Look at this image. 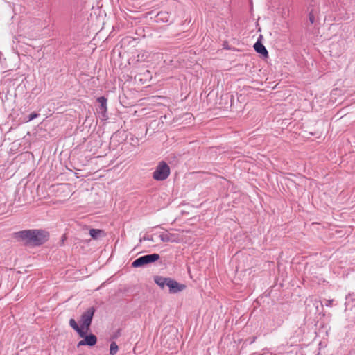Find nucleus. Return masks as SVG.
I'll list each match as a JSON object with an SVG mask.
<instances>
[{"instance_id":"f257e3e1","label":"nucleus","mask_w":355,"mask_h":355,"mask_svg":"<svg viewBox=\"0 0 355 355\" xmlns=\"http://www.w3.org/2000/svg\"><path fill=\"white\" fill-rule=\"evenodd\" d=\"M15 238L24 242L26 245L39 246L45 243L49 234L41 230H26L15 234Z\"/></svg>"},{"instance_id":"f03ea898","label":"nucleus","mask_w":355,"mask_h":355,"mask_svg":"<svg viewBox=\"0 0 355 355\" xmlns=\"http://www.w3.org/2000/svg\"><path fill=\"white\" fill-rule=\"evenodd\" d=\"M170 175V168L166 162L162 161L158 163L155 168L153 178L157 181H163L166 180Z\"/></svg>"},{"instance_id":"7ed1b4c3","label":"nucleus","mask_w":355,"mask_h":355,"mask_svg":"<svg viewBox=\"0 0 355 355\" xmlns=\"http://www.w3.org/2000/svg\"><path fill=\"white\" fill-rule=\"evenodd\" d=\"M159 255L156 253L144 255L136 259L132 263V266L134 268L142 267L159 260Z\"/></svg>"},{"instance_id":"20e7f679","label":"nucleus","mask_w":355,"mask_h":355,"mask_svg":"<svg viewBox=\"0 0 355 355\" xmlns=\"http://www.w3.org/2000/svg\"><path fill=\"white\" fill-rule=\"evenodd\" d=\"M96 309L94 306L88 308L84 311L80 316V323L82 328L87 331L92 324V318L94 317Z\"/></svg>"},{"instance_id":"39448f33","label":"nucleus","mask_w":355,"mask_h":355,"mask_svg":"<svg viewBox=\"0 0 355 355\" xmlns=\"http://www.w3.org/2000/svg\"><path fill=\"white\" fill-rule=\"evenodd\" d=\"M107 99L104 96H100L97 98V102L99 103L98 107L96 109L98 114L101 115L102 119H107Z\"/></svg>"},{"instance_id":"423d86ee","label":"nucleus","mask_w":355,"mask_h":355,"mask_svg":"<svg viewBox=\"0 0 355 355\" xmlns=\"http://www.w3.org/2000/svg\"><path fill=\"white\" fill-rule=\"evenodd\" d=\"M86 330L85 331V336L83 337L84 339L79 341L77 344V347L79 348L80 346L87 345L89 347H92L95 345L97 343V337L93 334H90L89 335H86Z\"/></svg>"},{"instance_id":"0eeeda50","label":"nucleus","mask_w":355,"mask_h":355,"mask_svg":"<svg viewBox=\"0 0 355 355\" xmlns=\"http://www.w3.org/2000/svg\"><path fill=\"white\" fill-rule=\"evenodd\" d=\"M167 286L168 287L169 292L171 293H177L178 292L183 291L186 288V286L184 284H180L177 281L171 278H169Z\"/></svg>"},{"instance_id":"6e6552de","label":"nucleus","mask_w":355,"mask_h":355,"mask_svg":"<svg viewBox=\"0 0 355 355\" xmlns=\"http://www.w3.org/2000/svg\"><path fill=\"white\" fill-rule=\"evenodd\" d=\"M254 49L258 53L262 55L263 56H264V57L268 56V51L261 42L257 41L254 44Z\"/></svg>"},{"instance_id":"1a4fd4ad","label":"nucleus","mask_w":355,"mask_h":355,"mask_svg":"<svg viewBox=\"0 0 355 355\" xmlns=\"http://www.w3.org/2000/svg\"><path fill=\"white\" fill-rule=\"evenodd\" d=\"M69 325L73 330H75L78 334V335L80 337L85 336V331L83 330L81 326L79 327L78 325L77 322L74 319L71 318L69 320Z\"/></svg>"},{"instance_id":"9d476101","label":"nucleus","mask_w":355,"mask_h":355,"mask_svg":"<svg viewBox=\"0 0 355 355\" xmlns=\"http://www.w3.org/2000/svg\"><path fill=\"white\" fill-rule=\"evenodd\" d=\"M160 240L162 242H177V239L175 238V234L168 233V232H163L159 234Z\"/></svg>"},{"instance_id":"9b49d317","label":"nucleus","mask_w":355,"mask_h":355,"mask_svg":"<svg viewBox=\"0 0 355 355\" xmlns=\"http://www.w3.org/2000/svg\"><path fill=\"white\" fill-rule=\"evenodd\" d=\"M169 277H164L162 276H155L154 277L155 282L161 288H164L166 286H168V281Z\"/></svg>"},{"instance_id":"f8f14e48","label":"nucleus","mask_w":355,"mask_h":355,"mask_svg":"<svg viewBox=\"0 0 355 355\" xmlns=\"http://www.w3.org/2000/svg\"><path fill=\"white\" fill-rule=\"evenodd\" d=\"M169 21V14L166 12H159L156 16V21L168 22Z\"/></svg>"},{"instance_id":"ddd939ff","label":"nucleus","mask_w":355,"mask_h":355,"mask_svg":"<svg viewBox=\"0 0 355 355\" xmlns=\"http://www.w3.org/2000/svg\"><path fill=\"white\" fill-rule=\"evenodd\" d=\"M89 235L94 239H97L101 235H104V232L103 230L99 229H91L89 230Z\"/></svg>"},{"instance_id":"4468645a","label":"nucleus","mask_w":355,"mask_h":355,"mask_svg":"<svg viewBox=\"0 0 355 355\" xmlns=\"http://www.w3.org/2000/svg\"><path fill=\"white\" fill-rule=\"evenodd\" d=\"M119 350L117 344L115 342H112L110 347V355H115Z\"/></svg>"},{"instance_id":"2eb2a0df","label":"nucleus","mask_w":355,"mask_h":355,"mask_svg":"<svg viewBox=\"0 0 355 355\" xmlns=\"http://www.w3.org/2000/svg\"><path fill=\"white\" fill-rule=\"evenodd\" d=\"M309 21L311 24H314L315 21V14L313 13V10H311L310 12L309 13Z\"/></svg>"},{"instance_id":"dca6fc26","label":"nucleus","mask_w":355,"mask_h":355,"mask_svg":"<svg viewBox=\"0 0 355 355\" xmlns=\"http://www.w3.org/2000/svg\"><path fill=\"white\" fill-rule=\"evenodd\" d=\"M39 114L37 113H32L31 114L28 116V119L26 120V122H28V121H31L36 118H37L39 116Z\"/></svg>"},{"instance_id":"f3484780","label":"nucleus","mask_w":355,"mask_h":355,"mask_svg":"<svg viewBox=\"0 0 355 355\" xmlns=\"http://www.w3.org/2000/svg\"><path fill=\"white\" fill-rule=\"evenodd\" d=\"M333 300H326L324 302V305L326 306H332Z\"/></svg>"},{"instance_id":"a211bd4d","label":"nucleus","mask_w":355,"mask_h":355,"mask_svg":"<svg viewBox=\"0 0 355 355\" xmlns=\"http://www.w3.org/2000/svg\"><path fill=\"white\" fill-rule=\"evenodd\" d=\"M334 44H332V45L331 46V50L330 51L331 52H332V51H333V49H334Z\"/></svg>"},{"instance_id":"6ab92c4d","label":"nucleus","mask_w":355,"mask_h":355,"mask_svg":"<svg viewBox=\"0 0 355 355\" xmlns=\"http://www.w3.org/2000/svg\"><path fill=\"white\" fill-rule=\"evenodd\" d=\"M144 240H146V239L150 240L149 238H146V237H144Z\"/></svg>"}]
</instances>
